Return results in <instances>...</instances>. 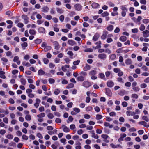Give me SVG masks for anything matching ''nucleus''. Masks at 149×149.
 I'll return each instance as SVG.
<instances>
[{"label": "nucleus", "mask_w": 149, "mask_h": 149, "mask_svg": "<svg viewBox=\"0 0 149 149\" xmlns=\"http://www.w3.org/2000/svg\"><path fill=\"white\" fill-rule=\"evenodd\" d=\"M22 18L24 19V22L25 24H27L28 22V19H29V17L27 16V15L24 14L22 16Z\"/></svg>", "instance_id": "f257e3e1"}, {"label": "nucleus", "mask_w": 149, "mask_h": 149, "mask_svg": "<svg viewBox=\"0 0 149 149\" xmlns=\"http://www.w3.org/2000/svg\"><path fill=\"white\" fill-rule=\"evenodd\" d=\"M106 94L109 97H111L112 95V93L111 90L108 88H105Z\"/></svg>", "instance_id": "f03ea898"}, {"label": "nucleus", "mask_w": 149, "mask_h": 149, "mask_svg": "<svg viewBox=\"0 0 149 149\" xmlns=\"http://www.w3.org/2000/svg\"><path fill=\"white\" fill-rule=\"evenodd\" d=\"M91 85V83L88 81H84L83 83V86L86 88L89 87Z\"/></svg>", "instance_id": "7ed1b4c3"}, {"label": "nucleus", "mask_w": 149, "mask_h": 149, "mask_svg": "<svg viewBox=\"0 0 149 149\" xmlns=\"http://www.w3.org/2000/svg\"><path fill=\"white\" fill-rule=\"evenodd\" d=\"M54 43V49L56 50H58L60 48L59 44L58 42L56 41H55L53 42Z\"/></svg>", "instance_id": "20e7f679"}, {"label": "nucleus", "mask_w": 149, "mask_h": 149, "mask_svg": "<svg viewBox=\"0 0 149 149\" xmlns=\"http://www.w3.org/2000/svg\"><path fill=\"white\" fill-rule=\"evenodd\" d=\"M74 7L76 10L77 11H80L81 10L82 6L80 4H76L74 5Z\"/></svg>", "instance_id": "39448f33"}, {"label": "nucleus", "mask_w": 149, "mask_h": 149, "mask_svg": "<svg viewBox=\"0 0 149 149\" xmlns=\"http://www.w3.org/2000/svg\"><path fill=\"white\" fill-rule=\"evenodd\" d=\"M38 31L40 33H44L45 32V29L42 27H39L38 30Z\"/></svg>", "instance_id": "423d86ee"}, {"label": "nucleus", "mask_w": 149, "mask_h": 149, "mask_svg": "<svg viewBox=\"0 0 149 149\" xmlns=\"http://www.w3.org/2000/svg\"><path fill=\"white\" fill-rule=\"evenodd\" d=\"M100 37V35L98 33H96L93 38V40L94 41L97 40Z\"/></svg>", "instance_id": "0eeeda50"}, {"label": "nucleus", "mask_w": 149, "mask_h": 149, "mask_svg": "<svg viewBox=\"0 0 149 149\" xmlns=\"http://www.w3.org/2000/svg\"><path fill=\"white\" fill-rule=\"evenodd\" d=\"M139 125H143L146 128H148L149 127V125H147V123L144 121H140L139 123Z\"/></svg>", "instance_id": "6e6552de"}, {"label": "nucleus", "mask_w": 149, "mask_h": 149, "mask_svg": "<svg viewBox=\"0 0 149 149\" xmlns=\"http://www.w3.org/2000/svg\"><path fill=\"white\" fill-rule=\"evenodd\" d=\"M143 36L145 38L149 36V31L148 30H146L143 32Z\"/></svg>", "instance_id": "1a4fd4ad"}, {"label": "nucleus", "mask_w": 149, "mask_h": 149, "mask_svg": "<svg viewBox=\"0 0 149 149\" xmlns=\"http://www.w3.org/2000/svg\"><path fill=\"white\" fill-rule=\"evenodd\" d=\"M68 43L71 46L76 45V42L74 41L71 40H69L68 41Z\"/></svg>", "instance_id": "9d476101"}, {"label": "nucleus", "mask_w": 149, "mask_h": 149, "mask_svg": "<svg viewBox=\"0 0 149 149\" xmlns=\"http://www.w3.org/2000/svg\"><path fill=\"white\" fill-rule=\"evenodd\" d=\"M99 4L96 3H93L91 4L92 8H97L99 6Z\"/></svg>", "instance_id": "9b49d317"}, {"label": "nucleus", "mask_w": 149, "mask_h": 149, "mask_svg": "<svg viewBox=\"0 0 149 149\" xmlns=\"http://www.w3.org/2000/svg\"><path fill=\"white\" fill-rule=\"evenodd\" d=\"M98 57L100 59H104L106 57V55L104 54H100L98 55Z\"/></svg>", "instance_id": "f8f14e48"}, {"label": "nucleus", "mask_w": 149, "mask_h": 149, "mask_svg": "<svg viewBox=\"0 0 149 149\" xmlns=\"http://www.w3.org/2000/svg\"><path fill=\"white\" fill-rule=\"evenodd\" d=\"M91 66L87 64L86 65V66L84 67L83 70L84 71H86L90 69Z\"/></svg>", "instance_id": "ddd939ff"}, {"label": "nucleus", "mask_w": 149, "mask_h": 149, "mask_svg": "<svg viewBox=\"0 0 149 149\" xmlns=\"http://www.w3.org/2000/svg\"><path fill=\"white\" fill-rule=\"evenodd\" d=\"M107 84L108 87L110 88L112 87L114 85V84L112 81L107 82Z\"/></svg>", "instance_id": "4468645a"}, {"label": "nucleus", "mask_w": 149, "mask_h": 149, "mask_svg": "<svg viewBox=\"0 0 149 149\" xmlns=\"http://www.w3.org/2000/svg\"><path fill=\"white\" fill-rule=\"evenodd\" d=\"M42 11L44 12H48V10H49V8L47 6H44L42 7Z\"/></svg>", "instance_id": "2eb2a0df"}, {"label": "nucleus", "mask_w": 149, "mask_h": 149, "mask_svg": "<svg viewBox=\"0 0 149 149\" xmlns=\"http://www.w3.org/2000/svg\"><path fill=\"white\" fill-rule=\"evenodd\" d=\"M42 42V39H37L34 40V42L36 44H40Z\"/></svg>", "instance_id": "dca6fc26"}, {"label": "nucleus", "mask_w": 149, "mask_h": 149, "mask_svg": "<svg viewBox=\"0 0 149 149\" xmlns=\"http://www.w3.org/2000/svg\"><path fill=\"white\" fill-rule=\"evenodd\" d=\"M84 77L82 76H79L78 77L77 80L78 81L82 82L84 80Z\"/></svg>", "instance_id": "f3484780"}, {"label": "nucleus", "mask_w": 149, "mask_h": 149, "mask_svg": "<svg viewBox=\"0 0 149 149\" xmlns=\"http://www.w3.org/2000/svg\"><path fill=\"white\" fill-rule=\"evenodd\" d=\"M126 91L124 90H121L118 94L120 96H123L125 93Z\"/></svg>", "instance_id": "a211bd4d"}, {"label": "nucleus", "mask_w": 149, "mask_h": 149, "mask_svg": "<svg viewBox=\"0 0 149 149\" xmlns=\"http://www.w3.org/2000/svg\"><path fill=\"white\" fill-rule=\"evenodd\" d=\"M38 74L39 75H43L45 74V72L42 69H41L38 70Z\"/></svg>", "instance_id": "6ab92c4d"}, {"label": "nucleus", "mask_w": 149, "mask_h": 149, "mask_svg": "<svg viewBox=\"0 0 149 149\" xmlns=\"http://www.w3.org/2000/svg\"><path fill=\"white\" fill-rule=\"evenodd\" d=\"M125 63L126 65H130L132 63V61L130 59L128 58L125 61Z\"/></svg>", "instance_id": "aec40b11"}, {"label": "nucleus", "mask_w": 149, "mask_h": 149, "mask_svg": "<svg viewBox=\"0 0 149 149\" xmlns=\"http://www.w3.org/2000/svg\"><path fill=\"white\" fill-rule=\"evenodd\" d=\"M62 126L64 127L63 129V131L64 132H69L70 129L68 127H67L66 126L63 125Z\"/></svg>", "instance_id": "412c9836"}, {"label": "nucleus", "mask_w": 149, "mask_h": 149, "mask_svg": "<svg viewBox=\"0 0 149 149\" xmlns=\"http://www.w3.org/2000/svg\"><path fill=\"white\" fill-rule=\"evenodd\" d=\"M74 86V85L72 83L69 84L66 86V88L67 89H69L72 88Z\"/></svg>", "instance_id": "4be33fe9"}, {"label": "nucleus", "mask_w": 149, "mask_h": 149, "mask_svg": "<svg viewBox=\"0 0 149 149\" xmlns=\"http://www.w3.org/2000/svg\"><path fill=\"white\" fill-rule=\"evenodd\" d=\"M127 40V37L125 36H121L120 38V40L122 42H125Z\"/></svg>", "instance_id": "5701e85b"}, {"label": "nucleus", "mask_w": 149, "mask_h": 149, "mask_svg": "<svg viewBox=\"0 0 149 149\" xmlns=\"http://www.w3.org/2000/svg\"><path fill=\"white\" fill-rule=\"evenodd\" d=\"M20 81L22 85H25L26 84V80L23 78H21L20 79Z\"/></svg>", "instance_id": "b1692460"}, {"label": "nucleus", "mask_w": 149, "mask_h": 149, "mask_svg": "<svg viewBox=\"0 0 149 149\" xmlns=\"http://www.w3.org/2000/svg\"><path fill=\"white\" fill-rule=\"evenodd\" d=\"M106 29L108 31H111L113 29V25H111L107 27Z\"/></svg>", "instance_id": "393cba45"}, {"label": "nucleus", "mask_w": 149, "mask_h": 149, "mask_svg": "<svg viewBox=\"0 0 149 149\" xmlns=\"http://www.w3.org/2000/svg\"><path fill=\"white\" fill-rule=\"evenodd\" d=\"M29 32V33L31 35H35L36 34V31L33 29H30Z\"/></svg>", "instance_id": "a878e982"}, {"label": "nucleus", "mask_w": 149, "mask_h": 149, "mask_svg": "<svg viewBox=\"0 0 149 149\" xmlns=\"http://www.w3.org/2000/svg\"><path fill=\"white\" fill-rule=\"evenodd\" d=\"M51 47L50 46H47L44 49V50L45 52H47L48 50H51Z\"/></svg>", "instance_id": "bb28decb"}, {"label": "nucleus", "mask_w": 149, "mask_h": 149, "mask_svg": "<svg viewBox=\"0 0 149 149\" xmlns=\"http://www.w3.org/2000/svg\"><path fill=\"white\" fill-rule=\"evenodd\" d=\"M25 118L26 120L30 121L31 120V116L30 115H27L25 116Z\"/></svg>", "instance_id": "cd10ccee"}, {"label": "nucleus", "mask_w": 149, "mask_h": 149, "mask_svg": "<svg viewBox=\"0 0 149 149\" xmlns=\"http://www.w3.org/2000/svg\"><path fill=\"white\" fill-rule=\"evenodd\" d=\"M45 114L44 113H42L40 114H38L37 115V117L38 118H41L44 117L45 116Z\"/></svg>", "instance_id": "c85d7f7f"}, {"label": "nucleus", "mask_w": 149, "mask_h": 149, "mask_svg": "<svg viewBox=\"0 0 149 149\" xmlns=\"http://www.w3.org/2000/svg\"><path fill=\"white\" fill-rule=\"evenodd\" d=\"M142 119L143 120H144L146 122H148L149 120V119L148 117L145 116H144L142 117Z\"/></svg>", "instance_id": "c756f323"}, {"label": "nucleus", "mask_w": 149, "mask_h": 149, "mask_svg": "<svg viewBox=\"0 0 149 149\" xmlns=\"http://www.w3.org/2000/svg\"><path fill=\"white\" fill-rule=\"evenodd\" d=\"M43 61L44 63L46 64H48L49 61V60L46 58H44Z\"/></svg>", "instance_id": "7c9ffc66"}, {"label": "nucleus", "mask_w": 149, "mask_h": 149, "mask_svg": "<svg viewBox=\"0 0 149 149\" xmlns=\"http://www.w3.org/2000/svg\"><path fill=\"white\" fill-rule=\"evenodd\" d=\"M109 15V13L107 12H104L102 13L101 15L102 17L107 16Z\"/></svg>", "instance_id": "2f4dec72"}, {"label": "nucleus", "mask_w": 149, "mask_h": 149, "mask_svg": "<svg viewBox=\"0 0 149 149\" xmlns=\"http://www.w3.org/2000/svg\"><path fill=\"white\" fill-rule=\"evenodd\" d=\"M102 118V116L100 114H97L96 116V119L99 120L101 119Z\"/></svg>", "instance_id": "473e14b6"}, {"label": "nucleus", "mask_w": 149, "mask_h": 149, "mask_svg": "<svg viewBox=\"0 0 149 149\" xmlns=\"http://www.w3.org/2000/svg\"><path fill=\"white\" fill-rule=\"evenodd\" d=\"M47 116L48 117V118L49 119H52L54 117V115L53 114L50 113H49L47 115Z\"/></svg>", "instance_id": "72a5a7b5"}, {"label": "nucleus", "mask_w": 149, "mask_h": 149, "mask_svg": "<svg viewBox=\"0 0 149 149\" xmlns=\"http://www.w3.org/2000/svg\"><path fill=\"white\" fill-rule=\"evenodd\" d=\"M80 62V60H77L76 61H74L73 62V64L74 65H77L79 64Z\"/></svg>", "instance_id": "f704fd0d"}, {"label": "nucleus", "mask_w": 149, "mask_h": 149, "mask_svg": "<svg viewBox=\"0 0 149 149\" xmlns=\"http://www.w3.org/2000/svg\"><path fill=\"white\" fill-rule=\"evenodd\" d=\"M48 81L49 83L51 84L54 83L55 81L54 79L51 78L49 79Z\"/></svg>", "instance_id": "c9c22d12"}, {"label": "nucleus", "mask_w": 149, "mask_h": 149, "mask_svg": "<svg viewBox=\"0 0 149 149\" xmlns=\"http://www.w3.org/2000/svg\"><path fill=\"white\" fill-rule=\"evenodd\" d=\"M57 11L58 12L60 13H63V11L62 10L61 8H56Z\"/></svg>", "instance_id": "e433bc0d"}, {"label": "nucleus", "mask_w": 149, "mask_h": 149, "mask_svg": "<svg viewBox=\"0 0 149 149\" xmlns=\"http://www.w3.org/2000/svg\"><path fill=\"white\" fill-rule=\"evenodd\" d=\"M60 92V91L58 89H56L54 91V94L56 95L58 94Z\"/></svg>", "instance_id": "4c0bfd02"}, {"label": "nucleus", "mask_w": 149, "mask_h": 149, "mask_svg": "<svg viewBox=\"0 0 149 149\" xmlns=\"http://www.w3.org/2000/svg\"><path fill=\"white\" fill-rule=\"evenodd\" d=\"M73 109L74 111L77 113H79L80 111L79 109L76 107L74 108Z\"/></svg>", "instance_id": "58836bf2"}, {"label": "nucleus", "mask_w": 149, "mask_h": 149, "mask_svg": "<svg viewBox=\"0 0 149 149\" xmlns=\"http://www.w3.org/2000/svg\"><path fill=\"white\" fill-rule=\"evenodd\" d=\"M96 73V71L95 70H92L89 72V74L91 75H95Z\"/></svg>", "instance_id": "ea45409f"}, {"label": "nucleus", "mask_w": 149, "mask_h": 149, "mask_svg": "<svg viewBox=\"0 0 149 149\" xmlns=\"http://www.w3.org/2000/svg\"><path fill=\"white\" fill-rule=\"evenodd\" d=\"M145 27L144 25L143 24H141L140 28V30L141 31H143L145 29Z\"/></svg>", "instance_id": "a19ab883"}, {"label": "nucleus", "mask_w": 149, "mask_h": 149, "mask_svg": "<svg viewBox=\"0 0 149 149\" xmlns=\"http://www.w3.org/2000/svg\"><path fill=\"white\" fill-rule=\"evenodd\" d=\"M101 136L102 138L104 139H106L109 137L108 135L104 134H102Z\"/></svg>", "instance_id": "79ce46f5"}, {"label": "nucleus", "mask_w": 149, "mask_h": 149, "mask_svg": "<svg viewBox=\"0 0 149 149\" xmlns=\"http://www.w3.org/2000/svg\"><path fill=\"white\" fill-rule=\"evenodd\" d=\"M21 46L23 47H26L28 46L27 43L26 42H24L21 45Z\"/></svg>", "instance_id": "37998d69"}, {"label": "nucleus", "mask_w": 149, "mask_h": 149, "mask_svg": "<svg viewBox=\"0 0 149 149\" xmlns=\"http://www.w3.org/2000/svg\"><path fill=\"white\" fill-rule=\"evenodd\" d=\"M104 131L105 133L107 134H109L110 133L109 130L106 128H104Z\"/></svg>", "instance_id": "c03bdc74"}, {"label": "nucleus", "mask_w": 149, "mask_h": 149, "mask_svg": "<svg viewBox=\"0 0 149 149\" xmlns=\"http://www.w3.org/2000/svg\"><path fill=\"white\" fill-rule=\"evenodd\" d=\"M37 136L40 139H42L43 138L42 135L40 133H38L37 134Z\"/></svg>", "instance_id": "a18cd8bd"}, {"label": "nucleus", "mask_w": 149, "mask_h": 149, "mask_svg": "<svg viewBox=\"0 0 149 149\" xmlns=\"http://www.w3.org/2000/svg\"><path fill=\"white\" fill-rule=\"evenodd\" d=\"M94 109L97 112H99L100 111V109L99 107L97 106L95 107Z\"/></svg>", "instance_id": "49530a36"}, {"label": "nucleus", "mask_w": 149, "mask_h": 149, "mask_svg": "<svg viewBox=\"0 0 149 149\" xmlns=\"http://www.w3.org/2000/svg\"><path fill=\"white\" fill-rule=\"evenodd\" d=\"M140 86L141 88H143L147 87V85L145 83H143L141 84Z\"/></svg>", "instance_id": "de8ad7c7"}, {"label": "nucleus", "mask_w": 149, "mask_h": 149, "mask_svg": "<svg viewBox=\"0 0 149 149\" xmlns=\"http://www.w3.org/2000/svg\"><path fill=\"white\" fill-rule=\"evenodd\" d=\"M132 89L135 92L138 91L140 90L139 88L137 87H133Z\"/></svg>", "instance_id": "09e8293b"}, {"label": "nucleus", "mask_w": 149, "mask_h": 149, "mask_svg": "<svg viewBox=\"0 0 149 149\" xmlns=\"http://www.w3.org/2000/svg\"><path fill=\"white\" fill-rule=\"evenodd\" d=\"M132 97L137 99L138 98V95L136 94H133L132 95Z\"/></svg>", "instance_id": "8fccbe9b"}, {"label": "nucleus", "mask_w": 149, "mask_h": 149, "mask_svg": "<svg viewBox=\"0 0 149 149\" xmlns=\"http://www.w3.org/2000/svg\"><path fill=\"white\" fill-rule=\"evenodd\" d=\"M113 70L114 72L116 73L120 71V70L119 68H114Z\"/></svg>", "instance_id": "3c124183"}, {"label": "nucleus", "mask_w": 149, "mask_h": 149, "mask_svg": "<svg viewBox=\"0 0 149 149\" xmlns=\"http://www.w3.org/2000/svg\"><path fill=\"white\" fill-rule=\"evenodd\" d=\"M64 19V16L63 15H61L59 17V19L62 22L63 21Z\"/></svg>", "instance_id": "603ef678"}, {"label": "nucleus", "mask_w": 149, "mask_h": 149, "mask_svg": "<svg viewBox=\"0 0 149 149\" xmlns=\"http://www.w3.org/2000/svg\"><path fill=\"white\" fill-rule=\"evenodd\" d=\"M22 138L24 140H28V137L27 136H26V135L24 134L22 136Z\"/></svg>", "instance_id": "864d4df0"}, {"label": "nucleus", "mask_w": 149, "mask_h": 149, "mask_svg": "<svg viewBox=\"0 0 149 149\" xmlns=\"http://www.w3.org/2000/svg\"><path fill=\"white\" fill-rule=\"evenodd\" d=\"M121 10H123V11H125L126 10V11H128L127 9L124 6H121Z\"/></svg>", "instance_id": "5fc2aeb1"}, {"label": "nucleus", "mask_w": 149, "mask_h": 149, "mask_svg": "<svg viewBox=\"0 0 149 149\" xmlns=\"http://www.w3.org/2000/svg\"><path fill=\"white\" fill-rule=\"evenodd\" d=\"M44 110L45 109L44 107L43 106H41L39 108V110L40 112L43 111H44Z\"/></svg>", "instance_id": "6e6d98bb"}, {"label": "nucleus", "mask_w": 149, "mask_h": 149, "mask_svg": "<svg viewBox=\"0 0 149 149\" xmlns=\"http://www.w3.org/2000/svg\"><path fill=\"white\" fill-rule=\"evenodd\" d=\"M6 138L9 139H12L13 138V136L11 134H8L6 136Z\"/></svg>", "instance_id": "4d7b16f0"}, {"label": "nucleus", "mask_w": 149, "mask_h": 149, "mask_svg": "<svg viewBox=\"0 0 149 149\" xmlns=\"http://www.w3.org/2000/svg\"><path fill=\"white\" fill-rule=\"evenodd\" d=\"M51 109L53 111H55L56 110V107L54 105H52L51 107Z\"/></svg>", "instance_id": "13d9d810"}, {"label": "nucleus", "mask_w": 149, "mask_h": 149, "mask_svg": "<svg viewBox=\"0 0 149 149\" xmlns=\"http://www.w3.org/2000/svg\"><path fill=\"white\" fill-rule=\"evenodd\" d=\"M6 132V131L4 130H0V134L2 135H4Z\"/></svg>", "instance_id": "bf43d9fd"}, {"label": "nucleus", "mask_w": 149, "mask_h": 149, "mask_svg": "<svg viewBox=\"0 0 149 149\" xmlns=\"http://www.w3.org/2000/svg\"><path fill=\"white\" fill-rule=\"evenodd\" d=\"M123 106L124 107H126L127 106V103L125 101L123 102L122 104Z\"/></svg>", "instance_id": "052dcab7"}, {"label": "nucleus", "mask_w": 149, "mask_h": 149, "mask_svg": "<svg viewBox=\"0 0 149 149\" xmlns=\"http://www.w3.org/2000/svg\"><path fill=\"white\" fill-rule=\"evenodd\" d=\"M85 52H91L93 51V50L91 48H87L85 50Z\"/></svg>", "instance_id": "680f3d73"}, {"label": "nucleus", "mask_w": 149, "mask_h": 149, "mask_svg": "<svg viewBox=\"0 0 149 149\" xmlns=\"http://www.w3.org/2000/svg\"><path fill=\"white\" fill-rule=\"evenodd\" d=\"M8 101L9 103L11 104H13L15 103L14 100L11 98L9 99Z\"/></svg>", "instance_id": "e2e57ef3"}, {"label": "nucleus", "mask_w": 149, "mask_h": 149, "mask_svg": "<svg viewBox=\"0 0 149 149\" xmlns=\"http://www.w3.org/2000/svg\"><path fill=\"white\" fill-rule=\"evenodd\" d=\"M55 122L57 123H60L61 122V119L57 118L55 120Z\"/></svg>", "instance_id": "0e129e2a"}, {"label": "nucleus", "mask_w": 149, "mask_h": 149, "mask_svg": "<svg viewBox=\"0 0 149 149\" xmlns=\"http://www.w3.org/2000/svg\"><path fill=\"white\" fill-rule=\"evenodd\" d=\"M131 83L130 82H127L125 84V86L128 87H130L131 86Z\"/></svg>", "instance_id": "69168bd1"}, {"label": "nucleus", "mask_w": 149, "mask_h": 149, "mask_svg": "<svg viewBox=\"0 0 149 149\" xmlns=\"http://www.w3.org/2000/svg\"><path fill=\"white\" fill-rule=\"evenodd\" d=\"M19 58L17 56H15V57H14V59H13V61L14 62H16L17 61L19 60Z\"/></svg>", "instance_id": "338daca9"}, {"label": "nucleus", "mask_w": 149, "mask_h": 149, "mask_svg": "<svg viewBox=\"0 0 149 149\" xmlns=\"http://www.w3.org/2000/svg\"><path fill=\"white\" fill-rule=\"evenodd\" d=\"M16 134L18 136H22V133L20 131H18L16 132Z\"/></svg>", "instance_id": "774afa93"}]
</instances>
